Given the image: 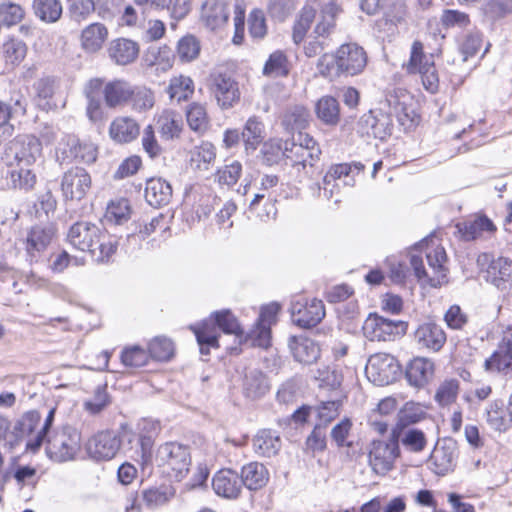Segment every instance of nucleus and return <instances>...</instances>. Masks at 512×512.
Listing matches in <instances>:
<instances>
[{
	"instance_id": "f257e3e1",
	"label": "nucleus",
	"mask_w": 512,
	"mask_h": 512,
	"mask_svg": "<svg viewBox=\"0 0 512 512\" xmlns=\"http://www.w3.org/2000/svg\"><path fill=\"white\" fill-rule=\"evenodd\" d=\"M132 87L133 85L124 79H114L105 84L100 78L90 79L83 90L87 100L86 115L90 122L100 125L105 118L101 95L108 108L123 107L133 96Z\"/></svg>"
},
{
	"instance_id": "f03ea898",
	"label": "nucleus",
	"mask_w": 512,
	"mask_h": 512,
	"mask_svg": "<svg viewBox=\"0 0 512 512\" xmlns=\"http://www.w3.org/2000/svg\"><path fill=\"white\" fill-rule=\"evenodd\" d=\"M66 239L75 249L87 252L96 262H105L115 254L118 241L98 225L79 221L68 230Z\"/></svg>"
},
{
	"instance_id": "7ed1b4c3",
	"label": "nucleus",
	"mask_w": 512,
	"mask_h": 512,
	"mask_svg": "<svg viewBox=\"0 0 512 512\" xmlns=\"http://www.w3.org/2000/svg\"><path fill=\"white\" fill-rule=\"evenodd\" d=\"M425 247V255L429 269L423 266V258L416 254H411L410 264L414 270L418 280L431 287L441 286L447 282V268L445 262L447 260L446 252L443 247L434 243L433 239H424L416 245L415 249Z\"/></svg>"
},
{
	"instance_id": "20e7f679",
	"label": "nucleus",
	"mask_w": 512,
	"mask_h": 512,
	"mask_svg": "<svg viewBox=\"0 0 512 512\" xmlns=\"http://www.w3.org/2000/svg\"><path fill=\"white\" fill-rule=\"evenodd\" d=\"M335 65L336 75L355 76L360 74L367 65V54L363 47L356 43L342 44L335 52L333 61L323 54L317 63L321 75L327 77Z\"/></svg>"
},
{
	"instance_id": "39448f33",
	"label": "nucleus",
	"mask_w": 512,
	"mask_h": 512,
	"mask_svg": "<svg viewBox=\"0 0 512 512\" xmlns=\"http://www.w3.org/2000/svg\"><path fill=\"white\" fill-rule=\"evenodd\" d=\"M154 463L168 477L181 481L191 466L189 447L178 442L163 443L156 449Z\"/></svg>"
},
{
	"instance_id": "423d86ee",
	"label": "nucleus",
	"mask_w": 512,
	"mask_h": 512,
	"mask_svg": "<svg viewBox=\"0 0 512 512\" xmlns=\"http://www.w3.org/2000/svg\"><path fill=\"white\" fill-rule=\"evenodd\" d=\"M368 380L377 386L393 383L400 375V365L395 357L386 353H377L368 359L365 367Z\"/></svg>"
},
{
	"instance_id": "0eeeda50",
	"label": "nucleus",
	"mask_w": 512,
	"mask_h": 512,
	"mask_svg": "<svg viewBox=\"0 0 512 512\" xmlns=\"http://www.w3.org/2000/svg\"><path fill=\"white\" fill-rule=\"evenodd\" d=\"M80 449V434L71 427H64L48 439L46 451L57 462L73 460Z\"/></svg>"
},
{
	"instance_id": "6e6552de",
	"label": "nucleus",
	"mask_w": 512,
	"mask_h": 512,
	"mask_svg": "<svg viewBox=\"0 0 512 512\" xmlns=\"http://www.w3.org/2000/svg\"><path fill=\"white\" fill-rule=\"evenodd\" d=\"M400 455L398 441H373L370 445L368 460L372 471L380 476L386 475L394 467L395 460Z\"/></svg>"
},
{
	"instance_id": "1a4fd4ad",
	"label": "nucleus",
	"mask_w": 512,
	"mask_h": 512,
	"mask_svg": "<svg viewBox=\"0 0 512 512\" xmlns=\"http://www.w3.org/2000/svg\"><path fill=\"white\" fill-rule=\"evenodd\" d=\"M54 236L55 230L51 225H35L18 240V245L25 250L30 262H36L51 244Z\"/></svg>"
},
{
	"instance_id": "9d476101",
	"label": "nucleus",
	"mask_w": 512,
	"mask_h": 512,
	"mask_svg": "<svg viewBox=\"0 0 512 512\" xmlns=\"http://www.w3.org/2000/svg\"><path fill=\"white\" fill-rule=\"evenodd\" d=\"M209 87L218 105L227 109L240 98L238 83L227 72L214 71L209 77Z\"/></svg>"
},
{
	"instance_id": "9b49d317",
	"label": "nucleus",
	"mask_w": 512,
	"mask_h": 512,
	"mask_svg": "<svg viewBox=\"0 0 512 512\" xmlns=\"http://www.w3.org/2000/svg\"><path fill=\"white\" fill-rule=\"evenodd\" d=\"M486 371H498L512 378V325L502 328L498 348L485 360Z\"/></svg>"
},
{
	"instance_id": "f8f14e48",
	"label": "nucleus",
	"mask_w": 512,
	"mask_h": 512,
	"mask_svg": "<svg viewBox=\"0 0 512 512\" xmlns=\"http://www.w3.org/2000/svg\"><path fill=\"white\" fill-rule=\"evenodd\" d=\"M363 334L370 341H392L403 332L401 322L370 314L363 324Z\"/></svg>"
},
{
	"instance_id": "ddd939ff",
	"label": "nucleus",
	"mask_w": 512,
	"mask_h": 512,
	"mask_svg": "<svg viewBox=\"0 0 512 512\" xmlns=\"http://www.w3.org/2000/svg\"><path fill=\"white\" fill-rule=\"evenodd\" d=\"M121 447V440L117 434L110 430L98 432L87 443V452L97 461L113 459Z\"/></svg>"
},
{
	"instance_id": "4468645a",
	"label": "nucleus",
	"mask_w": 512,
	"mask_h": 512,
	"mask_svg": "<svg viewBox=\"0 0 512 512\" xmlns=\"http://www.w3.org/2000/svg\"><path fill=\"white\" fill-rule=\"evenodd\" d=\"M91 184V176L84 168L73 167L64 173L61 191L65 199L79 201L86 196Z\"/></svg>"
},
{
	"instance_id": "2eb2a0df",
	"label": "nucleus",
	"mask_w": 512,
	"mask_h": 512,
	"mask_svg": "<svg viewBox=\"0 0 512 512\" xmlns=\"http://www.w3.org/2000/svg\"><path fill=\"white\" fill-rule=\"evenodd\" d=\"M279 305L272 303L262 307L254 329L248 334L253 346L268 348L271 341L270 327L275 322Z\"/></svg>"
},
{
	"instance_id": "dca6fc26",
	"label": "nucleus",
	"mask_w": 512,
	"mask_h": 512,
	"mask_svg": "<svg viewBox=\"0 0 512 512\" xmlns=\"http://www.w3.org/2000/svg\"><path fill=\"white\" fill-rule=\"evenodd\" d=\"M58 150L62 152L64 158L75 159L85 164H92L96 161L98 150L97 147L87 141H80L74 135H68L58 146Z\"/></svg>"
},
{
	"instance_id": "f3484780",
	"label": "nucleus",
	"mask_w": 512,
	"mask_h": 512,
	"mask_svg": "<svg viewBox=\"0 0 512 512\" xmlns=\"http://www.w3.org/2000/svg\"><path fill=\"white\" fill-rule=\"evenodd\" d=\"M242 486L239 474L232 469H221L212 478V488L215 494L225 499L239 498Z\"/></svg>"
},
{
	"instance_id": "a211bd4d",
	"label": "nucleus",
	"mask_w": 512,
	"mask_h": 512,
	"mask_svg": "<svg viewBox=\"0 0 512 512\" xmlns=\"http://www.w3.org/2000/svg\"><path fill=\"white\" fill-rule=\"evenodd\" d=\"M293 321L300 327L311 328L316 326L325 316L323 302L313 299L305 305L297 302L291 307Z\"/></svg>"
},
{
	"instance_id": "6ab92c4d",
	"label": "nucleus",
	"mask_w": 512,
	"mask_h": 512,
	"mask_svg": "<svg viewBox=\"0 0 512 512\" xmlns=\"http://www.w3.org/2000/svg\"><path fill=\"white\" fill-rule=\"evenodd\" d=\"M415 341L421 349L433 352L439 351L446 342L443 328L434 322H425L415 331Z\"/></svg>"
},
{
	"instance_id": "aec40b11",
	"label": "nucleus",
	"mask_w": 512,
	"mask_h": 512,
	"mask_svg": "<svg viewBox=\"0 0 512 512\" xmlns=\"http://www.w3.org/2000/svg\"><path fill=\"white\" fill-rule=\"evenodd\" d=\"M318 9L320 14L313 33L316 38L327 39L335 30L336 17L341 12V8L336 0H329L324 4L319 0Z\"/></svg>"
},
{
	"instance_id": "412c9836",
	"label": "nucleus",
	"mask_w": 512,
	"mask_h": 512,
	"mask_svg": "<svg viewBox=\"0 0 512 512\" xmlns=\"http://www.w3.org/2000/svg\"><path fill=\"white\" fill-rule=\"evenodd\" d=\"M406 379L410 385L424 387L434 375V363L425 357H415L406 368Z\"/></svg>"
},
{
	"instance_id": "4be33fe9",
	"label": "nucleus",
	"mask_w": 512,
	"mask_h": 512,
	"mask_svg": "<svg viewBox=\"0 0 512 512\" xmlns=\"http://www.w3.org/2000/svg\"><path fill=\"white\" fill-rule=\"evenodd\" d=\"M229 17L226 4L220 0H205L202 5L201 19L205 26L214 31L222 28Z\"/></svg>"
},
{
	"instance_id": "5701e85b",
	"label": "nucleus",
	"mask_w": 512,
	"mask_h": 512,
	"mask_svg": "<svg viewBox=\"0 0 512 512\" xmlns=\"http://www.w3.org/2000/svg\"><path fill=\"white\" fill-rule=\"evenodd\" d=\"M108 54L116 64L128 65L137 59L139 45L131 39L117 38L110 43Z\"/></svg>"
},
{
	"instance_id": "b1692460",
	"label": "nucleus",
	"mask_w": 512,
	"mask_h": 512,
	"mask_svg": "<svg viewBox=\"0 0 512 512\" xmlns=\"http://www.w3.org/2000/svg\"><path fill=\"white\" fill-rule=\"evenodd\" d=\"M172 197L171 185L162 178H150L146 182L145 199L153 207L167 205Z\"/></svg>"
},
{
	"instance_id": "393cba45",
	"label": "nucleus",
	"mask_w": 512,
	"mask_h": 512,
	"mask_svg": "<svg viewBox=\"0 0 512 512\" xmlns=\"http://www.w3.org/2000/svg\"><path fill=\"white\" fill-rule=\"evenodd\" d=\"M16 158L18 159L19 168L11 171L12 184L15 188L26 191L30 190L36 183V176L32 170L27 167L35 162V156L33 154L28 156L23 154L21 157L16 155Z\"/></svg>"
},
{
	"instance_id": "a878e982",
	"label": "nucleus",
	"mask_w": 512,
	"mask_h": 512,
	"mask_svg": "<svg viewBox=\"0 0 512 512\" xmlns=\"http://www.w3.org/2000/svg\"><path fill=\"white\" fill-rule=\"evenodd\" d=\"M290 349L296 361L303 364H312L320 356V347L307 337H294L290 342Z\"/></svg>"
},
{
	"instance_id": "bb28decb",
	"label": "nucleus",
	"mask_w": 512,
	"mask_h": 512,
	"mask_svg": "<svg viewBox=\"0 0 512 512\" xmlns=\"http://www.w3.org/2000/svg\"><path fill=\"white\" fill-rule=\"evenodd\" d=\"M242 387L244 395L253 400L263 397L270 389L266 375L258 369L245 373Z\"/></svg>"
},
{
	"instance_id": "cd10ccee",
	"label": "nucleus",
	"mask_w": 512,
	"mask_h": 512,
	"mask_svg": "<svg viewBox=\"0 0 512 512\" xmlns=\"http://www.w3.org/2000/svg\"><path fill=\"white\" fill-rule=\"evenodd\" d=\"M318 6L319 0H307L306 4L302 8L299 18L293 26L292 38L296 44H299L304 40L311 24L316 18Z\"/></svg>"
},
{
	"instance_id": "c85d7f7f",
	"label": "nucleus",
	"mask_w": 512,
	"mask_h": 512,
	"mask_svg": "<svg viewBox=\"0 0 512 512\" xmlns=\"http://www.w3.org/2000/svg\"><path fill=\"white\" fill-rule=\"evenodd\" d=\"M240 478L249 490H258L267 484L269 472L262 463L251 462L242 467Z\"/></svg>"
},
{
	"instance_id": "c756f323",
	"label": "nucleus",
	"mask_w": 512,
	"mask_h": 512,
	"mask_svg": "<svg viewBox=\"0 0 512 512\" xmlns=\"http://www.w3.org/2000/svg\"><path fill=\"white\" fill-rule=\"evenodd\" d=\"M108 38V30L102 23H92L83 29L81 33V44L87 52H97Z\"/></svg>"
},
{
	"instance_id": "7c9ffc66",
	"label": "nucleus",
	"mask_w": 512,
	"mask_h": 512,
	"mask_svg": "<svg viewBox=\"0 0 512 512\" xmlns=\"http://www.w3.org/2000/svg\"><path fill=\"white\" fill-rule=\"evenodd\" d=\"M457 228L462 238L466 241L474 240L482 236L484 232L492 233L496 230L493 222L486 216H479L474 220L459 223Z\"/></svg>"
},
{
	"instance_id": "2f4dec72",
	"label": "nucleus",
	"mask_w": 512,
	"mask_h": 512,
	"mask_svg": "<svg viewBox=\"0 0 512 512\" xmlns=\"http://www.w3.org/2000/svg\"><path fill=\"white\" fill-rule=\"evenodd\" d=\"M253 446L256 453L271 457L278 453L281 448L280 437L273 431L263 429L253 439Z\"/></svg>"
},
{
	"instance_id": "473e14b6",
	"label": "nucleus",
	"mask_w": 512,
	"mask_h": 512,
	"mask_svg": "<svg viewBox=\"0 0 512 512\" xmlns=\"http://www.w3.org/2000/svg\"><path fill=\"white\" fill-rule=\"evenodd\" d=\"M175 496V490L171 486H160L142 491V499L149 509H155L166 505Z\"/></svg>"
},
{
	"instance_id": "72a5a7b5",
	"label": "nucleus",
	"mask_w": 512,
	"mask_h": 512,
	"mask_svg": "<svg viewBox=\"0 0 512 512\" xmlns=\"http://www.w3.org/2000/svg\"><path fill=\"white\" fill-rule=\"evenodd\" d=\"M457 451L454 445H442L435 448L431 459L437 468L438 474H446L455 465Z\"/></svg>"
},
{
	"instance_id": "f704fd0d",
	"label": "nucleus",
	"mask_w": 512,
	"mask_h": 512,
	"mask_svg": "<svg viewBox=\"0 0 512 512\" xmlns=\"http://www.w3.org/2000/svg\"><path fill=\"white\" fill-rule=\"evenodd\" d=\"M216 159V151L213 144L204 142L196 146L191 152V165L194 169L207 171Z\"/></svg>"
},
{
	"instance_id": "c9c22d12",
	"label": "nucleus",
	"mask_w": 512,
	"mask_h": 512,
	"mask_svg": "<svg viewBox=\"0 0 512 512\" xmlns=\"http://www.w3.org/2000/svg\"><path fill=\"white\" fill-rule=\"evenodd\" d=\"M25 112L26 107L22 99L15 100L13 108L0 101V128L6 125L10 128L22 125L21 118Z\"/></svg>"
},
{
	"instance_id": "e433bc0d",
	"label": "nucleus",
	"mask_w": 512,
	"mask_h": 512,
	"mask_svg": "<svg viewBox=\"0 0 512 512\" xmlns=\"http://www.w3.org/2000/svg\"><path fill=\"white\" fill-rule=\"evenodd\" d=\"M33 9L35 15L47 23L58 21L62 15V5L59 0H34Z\"/></svg>"
},
{
	"instance_id": "4c0bfd02",
	"label": "nucleus",
	"mask_w": 512,
	"mask_h": 512,
	"mask_svg": "<svg viewBox=\"0 0 512 512\" xmlns=\"http://www.w3.org/2000/svg\"><path fill=\"white\" fill-rule=\"evenodd\" d=\"M486 422L493 430L504 432L509 429L512 420L506 417L502 403L494 401L486 409Z\"/></svg>"
},
{
	"instance_id": "58836bf2",
	"label": "nucleus",
	"mask_w": 512,
	"mask_h": 512,
	"mask_svg": "<svg viewBox=\"0 0 512 512\" xmlns=\"http://www.w3.org/2000/svg\"><path fill=\"white\" fill-rule=\"evenodd\" d=\"M166 91L171 99H176L180 102L187 100L193 94L194 83L188 76H176L170 79Z\"/></svg>"
},
{
	"instance_id": "ea45409f",
	"label": "nucleus",
	"mask_w": 512,
	"mask_h": 512,
	"mask_svg": "<svg viewBox=\"0 0 512 512\" xmlns=\"http://www.w3.org/2000/svg\"><path fill=\"white\" fill-rule=\"evenodd\" d=\"M24 16L23 7L15 0H0V24L11 27L20 23Z\"/></svg>"
},
{
	"instance_id": "a19ab883",
	"label": "nucleus",
	"mask_w": 512,
	"mask_h": 512,
	"mask_svg": "<svg viewBox=\"0 0 512 512\" xmlns=\"http://www.w3.org/2000/svg\"><path fill=\"white\" fill-rule=\"evenodd\" d=\"M131 216V207L127 199L121 198L111 201L106 209L105 218L115 225H122Z\"/></svg>"
},
{
	"instance_id": "79ce46f5",
	"label": "nucleus",
	"mask_w": 512,
	"mask_h": 512,
	"mask_svg": "<svg viewBox=\"0 0 512 512\" xmlns=\"http://www.w3.org/2000/svg\"><path fill=\"white\" fill-rule=\"evenodd\" d=\"M316 112L325 124L334 125L339 117V104L331 96L322 97L316 105Z\"/></svg>"
},
{
	"instance_id": "37998d69",
	"label": "nucleus",
	"mask_w": 512,
	"mask_h": 512,
	"mask_svg": "<svg viewBox=\"0 0 512 512\" xmlns=\"http://www.w3.org/2000/svg\"><path fill=\"white\" fill-rule=\"evenodd\" d=\"M278 147L294 164H300L303 167L310 165V149L302 148L301 143L279 142Z\"/></svg>"
},
{
	"instance_id": "c03bdc74",
	"label": "nucleus",
	"mask_w": 512,
	"mask_h": 512,
	"mask_svg": "<svg viewBox=\"0 0 512 512\" xmlns=\"http://www.w3.org/2000/svg\"><path fill=\"white\" fill-rule=\"evenodd\" d=\"M174 354L173 342L162 336L155 337L148 345V355L158 361H168Z\"/></svg>"
},
{
	"instance_id": "a18cd8bd",
	"label": "nucleus",
	"mask_w": 512,
	"mask_h": 512,
	"mask_svg": "<svg viewBox=\"0 0 512 512\" xmlns=\"http://www.w3.org/2000/svg\"><path fill=\"white\" fill-rule=\"evenodd\" d=\"M110 404V397L106 385L98 386L91 398L83 402V409L90 415L101 413Z\"/></svg>"
},
{
	"instance_id": "49530a36",
	"label": "nucleus",
	"mask_w": 512,
	"mask_h": 512,
	"mask_svg": "<svg viewBox=\"0 0 512 512\" xmlns=\"http://www.w3.org/2000/svg\"><path fill=\"white\" fill-rule=\"evenodd\" d=\"M288 72V60L282 51L273 52L263 68V74L272 77L285 76Z\"/></svg>"
},
{
	"instance_id": "de8ad7c7",
	"label": "nucleus",
	"mask_w": 512,
	"mask_h": 512,
	"mask_svg": "<svg viewBox=\"0 0 512 512\" xmlns=\"http://www.w3.org/2000/svg\"><path fill=\"white\" fill-rule=\"evenodd\" d=\"M197 342L200 347L201 354H209L210 347H218L217 334L215 327L207 322H204L202 327L193 328Z\"/></svg>"
},
{
	"instance_id": "09e8293b",
	"label": "nucleus",
	"mask_w": 512,
	"mask_h": 512,
	"mask_svg": "<svg viewBox=\"0 0 512 512\" xmlns=\"http://www.w3.org/2000/svg\"><path fill=\"white\" fill-rule=\"evenodd\" d=\"M402 445L409 451L419 453L426 447L427 440L423 431L416 428H409L400 435Z\"/></svg>"
},
{
	"instance_id": "8fccbe9b",
	"label": "nucleus",
	"mask_w": 512,
	"mask_h": 512,
	"mask_svg": "<svg viewBox=\"0 0 512 512\" xmlns=\"http://www.w3.org/2000/svg\"><path fill=\"white\" fill-rule=\"evenodd\" d=\"M425 417V411L421 404L407 402L398 412V426L404 427L419 422Z\"/></svg>"
},
{
	"instance_id": "3c124183",
	"label": "nucleus",
	"mask_w": 512,
	"mask_h": 512,
	"mask_svg": "<svg viewBox=\"0 0 512 512\" xmlns=\"http://www.w3.org/2000/svg\"><path fill=\"white\" fill-rule=\"evenodd\" d=\"M408 16V8L406 0H389L387 8L384 12L386 23L397 26L406 21Z\"/></svg>"
},
{
	"instance_id": "603ef678",
	"label": "nucleus",
	"mask_w": 512,
	"mask_h": 512,
	"mask_svg": "<svg viewBox=\"0 0 512 512\" xmlns=\"http://www.w3.org/2000/svg\"><path fill=\"white\" fill-rule=\"evenodd\" d=\"M3 52L7 63L18 65L26 57L27 46L23 41L11 38L3 44Z\"/></svg>"
},
{
	"instance_id": "864d4df0",
	"label": "nucleus",
	"mask_w": 512,
	"mask_h": 512,
	"mask_svg": "<svg viewBox=\"0 0 512 512\" xmlns=\"http://www.w3.org/2000/svg\"><path fill=\"white\" fill-rule=\"evenodd\" d=\"M280 142L301 143L302 148L310 149V166H313L314 162L319 160L321 155L318 143L308 133L302 130H296L290 139L281 140Z\"/></svg>"
},
{
	"instance_id": "5fc2aeb1",
	"label": "nucleus",
	"mask_w": 512,
	"mask_h": 512,
	"mask_svg": "<svg viewBox=\"0 0 512 512\" xmlns=\"http://www.w3.org/2000/svg\"><path fill=\"white\" fill-rule=\"evenodd\" d=\"M133 96L130 99L132 107L137 111H146L154 106L155 98L151 89L145 86H133Z\"/></svg>"
},
{
	"instance_id": "6e6d98bb",
	"label": "nucleus",
	"mask_w": 512,
	"mask_h": 512,
	"mask_svg": "<svg viewBox=\"0 0 512 512\" xmlns=\"http://www.w3.org/2000/svg\"><path fill=\"white\" fill-rule=\"evenodd\" d=\"M199 52L200 44L194 36L187 35L179 40L177 54L182 62H190L196 59Z\"/></svg>"
},
{
	"instance_id": "4d7b16f0",
	"label": "nucleus",
	"mask_w": 512,
	"mask_h": 512,
	"mask_svg": "<svg viewBox=\"0 0 512 512\" xmlns=\"http://www.w3.org/2000/svg\"><path fill=\"white\" fill-rule=\"evenodd\" d=\"M148 359V352L140 346L127 347L121 354V361L127 367H142L147 364Z\"/></svg>"
},
{
	"instance_id": "13d9d810",
	"label": "nucleus",
	"mask_w": 512,
	"mask_h": 512,
	"mask_svg": "<svg viewBox=\"0 0 512 512\" xmlns=\"http://www.w3.org/2000/svg\"><path fill=\"white\" fill-rule=\"evenodd\" d=\"M309 112L301 106L289 109L283 116L282 125L285 128H305L308 125Z\"/></svg>"
},
{
	"instance_id": "bf43d9fd",
	"label": "nucleus",
	"mask_w": 512,
	"mask_h": 512,
	"mask_svg": "<svg viewBox=\"0 0 512 512\" xmlns=\"http://www.w3.org/2000/svg\"><path fill=\"white\" fill-rule=\"evenodd\" d=\"M459 391V382L455 379L445 380L438 387L435 400L441 406H446L453 403L458 395Z\"/></svg>"
},
{
	"instance_id": "052dcab7",
	"label": "nucleus",
	"mask_w": 512,
	"mask_h": 512,
	"mask_svg": "<svg viewBox=\"0 0 512 512\" xmlns=\"http://www.w3.org/2000/svg\"><path fill=\"white\" fill-rule=\"evenodd\" d=\"M215 322L217 326L227 334H234L241 338L243 331L237 321L229 310H223L215 313Z\"/></svg>"
},
{
	"instance_id": "680f3d73",
	"label": "nucleus",
	"mask_w": 512,
	"mask_h": 512,
	"mask_svg": "<svg viewBox=\"0 0 512 512\" xmlns=\"http://www.w3.org/2000/svg\"><path fill=\"white\" fill-rule=\"evenodd\" d=\"M242 174V164L239 161H232L217 171V181L221 185H235Z\"/></svg>"
},
{
	"instance_id": "e2e57ef3",
	"label": "nucleus",
	"mask_w": 512,
	"mask_h": 512,
	"mask_svg": "<svg viewBox=\"0 0 512 512\" xmlns=\"http://www.w3.org/2000/svg\"><path fill=\"white\" fill-rule=\"evenodd\" d=\"M68 12L72 20L81 22L94 10V0H68Z\"/></svg>"
},
{
	"instance_id": "0e129e2a",
	"label": "nucleus",
	"mask_w": 512,
	"mask_h": 512,
	"mask_svg": "<svg viewBox=\"0 0 512 512\" xmlns=\"http://www.w3.org/2000/svg\"><path fill=\"white\" fill-rule=\"evenodd\" d=\"M426 61H429V59L424 53L423 43L419 40H415L412 43L410 59L406 65L407 72L415 74L417 71L422 69Z\"/></svg>"
},
{
	"instance_id": "69168bd1",
	"label": "nucleus",
	"mask_w": 512,
	"mask_h": 512,
	"mask_svg": "<svg viewBox=\"0 0 512 512\" xmlns=\"http://www.w3.org/2000/svg\"><path fill=\"white\" fill-rule=\"evenodd\" d=\"M166 32L164 22L158 19H150L140 29V37L144 42H153L161 39Z\"/></svg>"
},
{
	"instance_id": "338daca9",
	"label": "nucleus",
	"mask_w": 512,
	"mask_h": 512,
	"mask_svg": "<svg viewBox=\"0 0 512 512\" xmlns=\"http://www.w3.org/2000/svg\"><path fill=\"white\" fill-rule=\"evenodd\" d=\"M489 273L494 277V281H512V261L500 257L494 260L489 268Z\"/></svg>"
},
{
	"instance_id": "774afa93",
	"label": "nucleus",
	"mask_w": 512,
	"mask_h": 512,
	"mask_svg": "<svg viewBox=\"0 0 512 512\" xmlns=\"http://www.w3.org/2000/svg\"><path fill=\"white\" fill-rule=\"evenodd\" d=\"M249 34L254 39H262L267 33V25L264 13L261 10H253L248 17Z\"/></svg>"
}]
</instances>
